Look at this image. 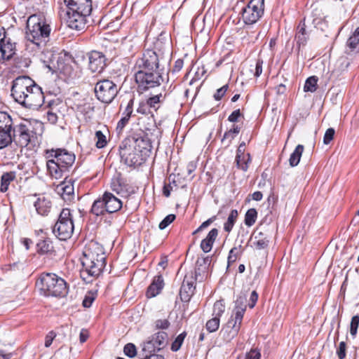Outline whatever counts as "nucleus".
I'll use <instances>...</instances> for the list:
<instances>
[{
    "label": "nucleus",
    "mask_w": 359,
    "mask_h": 359,
    "mask_svg": "<svg viewBox=\"0 0 359 359\" xmlns=\"http://www.w3.org/2000/svg\"><path fill=\"white\" fill-rule=\"evenodd\" d=\"M318 78L315 76L309 77L305 82L304 90L305 92L313 93L317 89Z\"/></svg>",
    "instance_id": "nucleus-38"
},
{
    "label": "nucleus",
    "mask_w": 359,
    "mask_h": 359,
    "mask_svg": "<svg viewBox=\"0 0 359 359\" xmlns=\"http://www.w3.org/2000/svg\"><path fill=\"white\" fill-rule=\"evenodd\" d=\"M164 286L163 278L161 275L156 276L154 278L152 283L149 285L147 290V297L152 298L158 295Z\"/></svg>",
    "instance_id": "nucleus-26"
},
{
    "label": "nucleus",
    "mask_w": 359,
    "mask_h": 359,
    "mask_svg": "<svg viewBox=\"0 0 359 359\" xmlns=\"http://www.w3.org/2000/svg\"><path fill=\"white\" fill-rule=\"evenodd\" d=\"M228 85H224L222 88H219L214 95V98L216 100H221V98L225 95L226 90H228Z\"/></svg>",
    "instance_id": "nucleus-56"
},
{
    "label": "nucleus",
    "mask_w": 359,
    "mask_h": 359,
    "mask_svg": "<svg viewBox=\"0 0 359 359\" xmlns=\"http://www.w3.org/2000/svg\"><path fill=\"white\" fill-rule=\"evenodd\" d=\"M57 191L65 201H71L74 197V187L72 180H65L57 187Z\"/></svg>",
    "instance_id": "nucleus-25"
},
{
    "label": "nucleus",
    "mask_w": 359,
    "mask_h": 359,
    "mask_svg": "<svg viewBox=\"0 0 359 359\" xmlns=\"http://www.w3.org/2000/svg\"><path fill=\"white\" fill-rule=\"evenodd\" d=\"M242 253V245H239L238 247H234L231 249L229 253L228 256V266L231 264L232 263H234L237 258L241 255Z\"/></svg>",
    "instance_id": "nucleus-39"
},
{
    "label": "nucleus",
    "mask_w": 359,
    "mask_h": 359,
    "mask_svg": "<svg viewBox=\"0 0 359 359\" xmlns=\"http://www.w3.org/2000/svg\"><path fill=\"white\" fill-rule=\"evenodd\" d=\"M38 252L41 254H47L53 250V243L49 239L39 241L37 243Z\"/></svg>",
    "instance_id": "nucleus-35"
},
{
    "label": "nucleus",
    "mask_w": 359,
    "mask_h": 359,
    "mask_svg": "<svg viewBox=\"0 0 359 359\" xmlns=\"http://www.w3.org/2000/svg\"><path fill=\"white\" fill-rule=\"evenodd\" d=\"M123 142L128 144L129 146H130L131 147H135V150L140 151V154H143L145 158L147 152L151 148V143L147 137H132L130 139H127Z\"/></svg>",
    "instance_id": "nucleus-22"
},
{
    "label": "nucleus",
    "mask_w": 359,
    "mask_h": 359,
    "mask_svg": "<svg viewBox=\"0 0 359 359\" xmlns=\"http://www.w3.org/2000/svg\"><path fill=\"white\" fill-rule=\"evenodd\" d=\"M135 79L138 89L141 91L159 87L163 81V76L158 70H137Z\"/></svg>",
    "instance_id": "nucleus-9"
},
{
    "label": "nucleus",
    "mask_w": 359,
    "mask_h": 359,
    "mask_svg": "<svg viewBox=\"0 0 359 359\" xmlns=\"http://www.w3.org/2000/svg\"><path fill=\"white\" fill-rule=\"evenodd\" d=\"M217 219V217L216 216H212L210 218H209L208 219H207L206 221L203 222L201 225V229H202V230L206 229L207 227H208L213 222H215Z\"/></svg>",
    "instance_id": "nucleus-63"
},
{
    "label": "nucleus",
    "mask_w": 359,
    "mask_h": 359,
    "mask_svg": "<svg viewBox=\"0 0 359 359\" xmlns=\"http://www.w3.org/2000/svg\"><path fill=\"white\" fill-rule=\"evenodd\" d=\"M258 299V294L256 291H252L250 294L249 307L252 309L255 306Z\"/></svg>",
    "instance_id": "nucleus-60"
},
{
    "label": "nucleus",
    "mask_w": 359,
    "mask_h": 359,
    "mask_svg": "<svg viewBox=\"0 0 359 359\" xmlns=\"http://www.w3.org/2000/svg\"><path fill=\"white\" fill-rule=\"evenodd\" d=\"M111 189L117 194L125 198L130 196L135 192V188L129 184L126 179L122 177L121 173H117L111 179Z\"/></svg>",
    "instance_id": "nucleus-17"
},
{
    "label": "nucleus",
    "mask_w": 359,
    "mask_h": 359,
    "mask_svg": "<svg viewBox=\"0 0 359 359\" xmlns=\"http://www.w3.org/2000/svg\"><path fill=\"white\" fill-rule=\"evenodd\" d=\"M15 174L13 172H6L4 173L1 179V187L0 190L1 192H5L8 190V185L14 180Z\"/></svg>",
    "instance_id": "nucleus-36"
},
{
    "label": "nucleus",
    "mask_w": 359,
    "mask_h": 359,
    "mask_svg": "<svg viewBox=\"0 0 359 359\" xmlns=\"http://www.w3.org/2000/svg\"><path fill=\"white\" fill-rule=\"evenodd\" d=\"M346 344L344 341H341L337 348L336 353L339 359H344L346 358Z\"/></svg>",
    "instance_id": "nucleus-49"
},
{
    "label": "nucleus",
    "mask_w": 359,
    "mask_h": 359,
    "mask_svg": "<svg viewBox=\"0 0 359 359\" xmlns=\"http://www.w3.org/2000/svg\"><path fill=\"white\" fill-rule=\"evenodd\" d=\"M36 285L46 296L64 297L68 292L65 280L55 273L41 275Z\"/></svg>",
    "instance_id": "nucleus-5"
},
{
    "label": "nucleus",
    "mask_w": 359,
    "mask_h": 359,
    "mask_svg": "<svg viewBox=\"0 0 359 359\" xmlns=\"http://www.w3.org/2000/svg\"><path fill=\"white\" fill-rule=\"evenodd\" d=\"M47 119L50 123L54 124L57 121V116L55 113L49 111L47 112Z\"/></svg>",
    "instance_id": "nucleus-64"
},
{
    "label": "nucleus",
    "mask_w": 359,
    "mask_h": 359,
    "mask_svg": "<svg viewBox=\"0 0 359 359\" xmlns=\"http://www.w3.org/2000/svg\"><path fill=\"white\" fill-rule=\"evenodd\" d=\"M140 359H164V357L161 355L156 354L154 353H147L142 351L140 353Z\"/></svg>",
    "instance_id": "nucleus-51"
},
{
    "label": "nucleus",
    "mask_w": 359,
    "mask_h": 359,
    "mask_svg": "<svg viewBox=\"0 0 359 359\" xmlns=\"http://www.w3.org/2000/svg\"><path fill=\"white\" fill-rule=\"evenodd\" d=\"M158 90L159 92L156 95H153L146 101L149 108L155 111L160 107L161 104L165 100L168 95L165 87L161 88Z\"/></svg>",
    "instance_id": "nucleus-27"
},
{
    "label": "nucleus",
    "mask_w": 359,
    "mask_h": 359,
    "mask_svg": "<svg viewBox=\"0 0 359 359\" xmlns=\"http://www.w3.org/2000/svg\"><path fill=\"white\" fill-rule=\"evenodd\" d=\"M129 119L130 118H128L123 116L117 123L116 130L121 131L123 129V128L126 126V124L128 123Z\"/></svg>",
    "instance_id": "nucleus-62"
},
{
    "label": "nucleus",
    "mask_w": 359,
    "mask_h": 359,
    "mask_svg": "<svg viewBox=\"0 0 359 359\" xmlns=\"http://www.w3.org/2000/svg\"><path fill=\"white\" fill-rule=\"evenodd\" d=\"M304 147L302 144H298L294 151L291 154L289 163L292 167L297 166L300 161Z\"/></svg>",
    "instance_id": "nucleus-33"
},
{
    "label": "nucleus",
    "mask_w": 359,
    "mask_h": 359,
    "mask_svg": "<svg viewBox=\"0 0 359 359\" xmlns=\"http://www.w3.org/2000/svg\"><path fill=\"white\" fill-rule=\"evenodd\" d=\"M240 116H241L240 109H236L229 116L228 121L232 123L237 122Z\"/></svg>",
    "instance_id": "nucleus-58"
},
{
    "label": "nucleus",
    "mask_w": 359,
    "mask_h": 359,
    "mask_svg": "<svg viewBox=\"0 0 359 359\" xmlns=\"http://www.w3.org/2000/svg\"><path fill=\"white\" fill-rule=\"evenodd\" d=\"M74 224L71 211L69 208H63L59 215L57 222L54 226L53 233L62 241L71 238L74 232Z\"/></svg>",
    "instance_id": "nucleus-8"
},
{
    "label": "nucleus",
    "mask_w": 359,
    "mask_h": 359,
    "mask_svg": "<svg viewBox=\"0 0 359 359\" xmlns=\"http://www.w3.org/2000/svg\"><path fill=\"white\" fill-rule=\"evenodd\" d=\"M44 157L47 171L55 179L62 178L73 165L76 158L74 153L62 148L46 149Z\"/></svg>",
    "instance_id": "nucleus-4"
},
{
    "label": "nucleus",
    "mask_w": 359,
    "mask_h": 359,
    "mask_svg": "<svg viewBox=\"0 0 359 359\" xmlns=\"http://www.w3.org/2000/svg\"><path fill=\"white\" fill-rule=\"evenodd\" d=\"M359 325V316H354L351 318L350 325V333L353 337H355L357 334L358 327Z\"/></svg>",
    "instance_id": "nucleus-45"
},
{
    "label": "nucleus",
    "mask_w": 359,
    "mask_h": 359,
    "mask_svg": "<svg viewBox=\"0 0 359 359\" xmlns=\"http://www.w3.org/2000/svg\"><path fill=\"white\" fill-rule=\"evenodd\" d=\"M347 53L359 51V27L355 29L353 34L346 41Z\"/></svg>",
    "instance_id": "nucleus-29"
},
{
    "label": "nucleus",
    "mask_w": 359,
    "mask_h": 359,
    "mask_svg": "<svg viewBox=\"0 0 359 359\" xmlns=\"http://www.w3.org/2000/svg\"><path fill=\"white\" fill-rule=\"evenodd\" d=\"M149 109L147 102H141L137 109V111L142 114H147L149 111Z\"/></svg>",
    "instance_id": "nucleus-57"
},
{
    "label": "nucleus",
    "mask_w": 359,
    "mask_h": 359,
    "mask_svg": "<svg viewBox=\"0 0 359 359\" xmlns=\"http://www.w3.org/2000/svg\"><path fill=\"white\" fill-rule=\"evenodd\" d=\"M168 334L165 332H158L148 338L142 344V351L154 353L161 350L167 344Z\"/></svg>",
    "instance_id": "nucleus-15"
},
{
    "label": "nucleus",
    "mask_w": 359,
    "mask_h": 359,
    "mask_svg": "<svg viewBox=\"0 0 359 359\" xmlns=\"http://www.w3.org/2000/svg\"><path fill=\"white\" fill-rule=\"evenodd\" d=\"M120 155L122 161L128 166L140 165L146 160L143 154H140L135 147H131L124 142L120 146Z\"/></svg>",
    "instance_id": "nucleus-13"
},
{
    "label": "nucleus",
    "mask_w": 359,
    "mask_h": 359,
    "mask_svg": "<svg viewBox=\"0 0 359 359\" xmlns=\"http://www.w3.org/2000/svg\"><path fill=\"white\" fill-rule=\"evenodd\" d=\"M257 218V212L256 209H255V208L249 209L246 212L245 215V220H244L245 224L248 226H252L255 223Z\"/></svg>",
    "instance_id": "nucleus-37"
},
{
    "label": "nucleus",
    "mask_w": 359,
    "mask_h": 359,
    "mask_svg": "<svg viewBox=\"0 0 359 359\" xmlns=\"http://www.w3.org/2000/svg\"><path fill=\"white\" fill-rule=\"evenodd\" d=\"M262 65H263V61L262 60H257L256 61V64H255V73H254V76L255 77H258L262 73Z\"/></svg>",
    "instance_id": "nucleus-59"
},
{
    "label": "nucleus",
    "mask_w": 359,
    "mask_h": 359,
    "mask_svg": "<svg viewBox=\"0 0 359 359\" xmlns=\"http://www.w3.org/2000/svg\"><path fill=\"white\" fill-rule=\"evenodd\" d=\"M61 5L67 7V11L79 13L84 16H89L92 11L91 0H60Z\"/></svg>",
    "instance_id": "nucleus-16"
},
{
    "label": "nucleus",
    "mask_w": 359,
    "mask_h": 359,
    "mask_svg": "<svg viewBox=\"0 0 359 359\" xmlns=\"http://www.w3.org/2000/svg\"><path fill=\"white\" fill-rule=\"evenodd\" d=\"M159 67V56L156 51L147 49L142 56L135 61V69L142 71L158 70Z\"/></svg>",
    "instance_id": "nucleus-12"
},
{
    "label": "nucleus",
    "mask_w": 359,
    "mask_h": 359,
    "mask_svg": "<svg viewBox=\"0 0 359 359\" xmlns=\"http://www.w3.org/2000/svg\"><path fill=\"white\" fill-rule=\"evenodd\" d=\"M11 96L22 106L37 109L44 103L41 88L28 76H20L12 82Z\"/></svg>",
    "instance_id": "nucleus-2"
},
{
    "label": "nucleus",
    "mask_w": 359,
    "mask_h": 359,
    "mask_svg": "<svg viewBox=\"0 0 359 359\" xmlns=\"http://www.w3.org/2000/svg\"><path fill=\"white\" fill-rule=\"evenodd\" d=\"M95 135L96 139V147L98 149L104 148L107 144V137L100 130L96 131Z\"/></svg>",
    "instance_id": "nucleus-41"
},
{
    "label": "nucleus",
    "mask_w": 359,
    "mask_h": 359,
    "mask_svg": "<svg viewBox=\"0 0 359 359\" xmlns=\"http://www.w3.org/2000/svg\"><path fill=\"white\" fill-rule=\"evenodd\" d=\"M198 271L199 269L195 271V277L192 275L190 276H185L180 290V299L182 302H188L194 295L196 289L194 283L200 275Z\"/></svg>",
    "instance_id": "nucleus-19"
},
{
    "label": "nucleus",
    "mask_w": 359,
    "mask_h": 359,
    "mask_svg": "<svg viewBox=\"0 0 359 359\" xmlns=\"http://www.w3.org/2000/svg\"><path fill=\"white\" fill-rule=\"evenodd\" d=\"M264 0H250L243 8L242 19L245 25L256 23L263 15Z\"/></svg>",
    "instance_id": "nucleus-11"
},
{
    "label": "nucleus",
    "mask_w": 359,
    "mask_h": 359,
    "mask_svg": "<svg viewBox=\"0 0 359 359\" xmlns=\"http://www.w3.org/2000/svg\"><path fill=\"white\" fill-rule=\"evenodd\" d=\"M50 27L41 15H32L27 22L25 50L50 68L55 55L50 42Z\"/></svg>",
    "instance_id": "nucleus-1"
},
{
    "label": "nucleus",
    "mask_w": 359,
    "mask_h": 359,
    "mask_svg": "<svg viewBox=\"0 0 359 359\" xmlns=\"http://www.w3.org/2000/svg\"><path fill=\"white\" fill-rule=\"evenodd\" d=\"M219 319L217 317H213L208 320L205 327L209 332H214L217 331L219 327Z\"/></svg>",
    "instance_id": "nucleus-42"
},
{
    "label": "nucleus",
    "mask_w": 359,
    "mask_h": 359,
    "mask_svg": "<svg viewBox=\"0 0 359 359\" xmlns=\"http://www.w3.org/2000/svg\"><path fill=\"white\" fill-rule=\"evenodd\" d=\"M176 216L174 214H170L167 215L159 224L158 227L160 229H165L168 225H170L175 219Z\"/></svg>",
    "instance_id": "nucleus-46"
},
{
    "label": "nucleus",
    "mask_w": 359,
    "mask_h": 359,
    "mask_svg": "<svg viewBox=\"0 0 359 359\" xmlns=\"http://www.w3.org/2000/svg\"><path fill=\"white\" fill-rule=\"evenodd\" d=\"M239 303L243 304L241 298L237 299L236 302V308L234 315L230 318L227 323L221 330V333H222L223 337L226 341H231L236 337L241 329L243 315L245 311V306L239 307L238 306Z\"/></svg>",
    "instance_id": "nucleus-7"
},
{
    "label": "nucleus",
    "mask_w": 359,
    "mask_h": 359,
    "mask_svg": "<svg viewBox=\"0 0 359 359\" xmlns=\"http://www.w3.org/2000/svg\"><path fill=\"white\" fill-rule=\"evenodd\" d=\"M118 88L112 81L103 79L95 86V96L102 102L111 103L117 95Z\"/></svg>",
    "instance_id": "nucleus-10"
},
{
    "label": "nucleus",
    "mask_w": 359,
    "mask_h": 359,
    "mask_svg": "<svg viewBox=\"0 0 359 359\" xmlns=\"http://www.w3.org/2000/svg\"><path fill=\"white\" fill-rule=\"evenodd\" d=\"M225 306L222 301H217L213 306V317H217L219 319L224 312Z\"/></svg>",
    "instance_id": "nucleus-43"
},
{
    "label": "nucleus",
    "mask_w": 359,
    "mask_h": 359,
    "mask_svg": "<svg viewBox=\"0 0 359 359\" xmlns=\"http://www.w3.org/2000/svg\"><path fill=\"white\" fill-rule=\"evenodd\" d=\"M175 175H170L168 177L169 184H165L163 187V195L166 197H169L170 195V191L172 190L173 187H177V184L175 180Z\"/></svg>",
    "instance_id": "nucleus-40"
},
{
    "label": "nucleus",
    "mask_w": 359,
    "mask_h": 359,
    "mask_svg": "<svg viewBox=\"0 0 359 359\" xmlns=\"http://www.w3.org/2000/svg\"><path fill=\"white\" fill-rule=\"evenodd\" d=\"M186 335H187V333L185 332H184L180 334L176 337V339H175V341L172 342V344L171 345V350L172 351H177L180 348Z\"/></svg>",
    "instance_id": "nucleus-44"
},
{
    "label": "nucleus",
    "mask_w": 359,
    "mask_h": 359,
    "mask_svg": "<svg viewBox=\"0 0 359 359\" xmlns=\"http://www.w3.org/2000/svg\"><path fill=\"white\" fill-rule=\"evenodd\" d=\"M88 69L93 73H101L106 67V57L99 51H91L87 54Z\"/></svg>",
    "instance_id": "nucleus-20"
},
{
    "label": "nucleus",
    "mask_w": 359,
    "mask_h": 359,
    "mask_svg": "<svg viewBox=\"0 0 359 359\" xmlns=\"http://www.w3.org/2000/svg\"><path fill=\"white\" fill-rule=\"evenodd\" d=\"M36 212L41 216H47L50 212L52 203L49 198L41 195L33 201Z\"/></svg>",
    "instance_id": "nucleus-24"
},
{
    "label": "nucleus",
    "mask_w": 359,
    "mask_h": 359,
    "mask_svg": "<svg viewBox=\"0 0 359 359\" xmlns=\"http://www.w3.org/2000/svg\"><path fill=\"white\" fill-rule=\"evenodd\" d=\"M255 241L253 242L254 246L257 250L265 249L269 246V236L262 232H259L255 235Z\"/></svg>",
    "instance_id": "nucleus-31"
},
{
    "label": "nucleus",
    "mask_w": 359,
    "mask_h": 359,
    "mask_svg": "<svg viewBox=\"0 0 359 359\" xmlns=\"http://www.w3.org/2000/svg\"><path fill=\"white\" fill-rule=\"evenodd\" d=\"M133 104H134L133 99H130L128 101V104H127L124 111L123 112V116H125L128 118H130L132 113H133Z\"/></svg>",
    "instance_id": "nucleus-52"
},
{
    "label": "nucleus",
    "mask_w": 359,
    "mask_h": 359,
    "mask_svg": "<svg viewBox=\"0 0 359 359\" xmlns=\"http://www.w3.org/2000/svg\"><path fill=\"white\" fill-rule=\"evenodd\" d=\"M12 128L11 143L14 142L20 147H25L34 141L36 133L34 131L33 125L30 121L24 120L17 124L13 123Z\"/></svg>",
    "instance_id": "nucleus-6"
},
{
    "label": "nucleus",
    "mask_w": 359,
    "mask_h": 359,
    "mask_svg": "<svg viewBox=\"0 0 359 359\" xmlns=\"http://www.w3.org/2000/svg\"><path fill=\"white\" fill-rule=\"evenodd\" d=\"M124 353L130 357L133 358L137 354L136 347L133 344L129 343L124 346Z\"/></svg>",
    "instance_id": "nucleus-47"
},
{
    "label": "nucleus",
    "mask_w": 359,
    "mask_h": 359,
    "mask_svg": "<svg viewBox=\"0 0 359 359\" xmlns=\"http://www.w3.org/2000/svg\"><path fill=\"white\" fill-rule=\"evenodd\" d=\"M13 123L8 114L0 111V149L11 144V133Z\"/></svg>",
    "instance_id": "nucleus-14"
},
{
    "label": "nucleus",
    "mask_w": 359,
    "mask_h": 359,
    "mask_svg": "<svg viewBox=\"0 0 359 359\" xmlns=\"http://www.w3.org/2000/svg\"><path fill=\"white\" fill-rule=\"evenodd\" d=\"M297 43L299 47L301 46H304L307 41V34H296Z\"/></svg>",
    "instance_id": "nucleus-53"
},
{
    "label": "nucleus",
    "mask_w": 359,
    "mask_h": 359,
    "mask_svg": "<svg viewBox=\"0 0 359 359\" xmlns=\"http://www.w3.org/2000/svg\"><path fill=\"white\" fill-rule=\"evenodd\" d=\"M102 196L107 213L116 212L122 208V201L113 194L106 191Z\"/></svg>",
    "instance_id": "nucleus-23"
},
{
    "label": "nucleus",
    "mask_w": 359,
    "mask_h": 359,
    "mask_svg": "<svg viewBox=\"0 0 359 359\" xmlns=\"http://www.w3.org/2000/svg\"><path fill=\"white\" fill-rule=\"evenodd\" d=\"M245 359H261L260 351L257 349H252L246 354Z\"/></svg>",
    "instance_id": "nucleus-54"
},
{
    "label": "nucleus",
    "mask_w": 359,
    "mask_h": 359,
    "mask_svg": "<svg viewBox=\"0 0 359 359\" xmlns=\"http://www.w3.org/2000/svg\"><path fill=\"white\" fill-rule=\"evenodd\" d=\"M238 216V212L237 210H232L228 216L226 222L224 224V230L227 232L230 233L231 230L233 229V227L237 220Z\"/></svg>",
    "instance_id": "nucleus-34"
},
{
    "label": "nucleus",
    "mask_w": 359,
    "mask_h": 359,
    "mask_svg": "<svg viewBox=\"0 0 359 359\" xmlns=\"http://www.w3.org/2000/svg\"><path fill=\"white\" fill-rule=\"evenodd\" d=\"M236 136V135L233 134V133L229 130L224 133L223 138L222 139V142L225 144L226 147H229Z\"/></svg>",
    "instance_id": "nucleus-48"
},
{
    "label": "nucleus",
    "mask_w": 359,
    "mask_h": 359,
    "mask_svg": "<svg viewBox=\"0 0 359 359\" xmlns=\"http://www.w3.org/2000/svg\"><path fill=\"white\" fill-rule=\"evenodd\" d=\"M81 264L83 270L81 276L83 279L99 276L106 266L103 247L97 242L91 241L83 250Z\"/></svg>",
    "instance_id": "nucleus-3"
},
{
    "label": "nucleus",
    "mask_w": 359,
    "mask_h": 359,
    "mask_svg": "<svg viewBox=\"0 0 359 359\" xmlns=\"http://www.w3.org/2000/svg\"><path fill=\"white\" fill-rule=\"evenodd\" d=\"M15 43L6 37L4 28L0 27V62L10 60L15 54Z\"/></svg>",
    "instance_id": "nucleus-18"
},
{
    "label": "nucleus",
    "mask_w": 359,
    "mask_h": 359,
    "mask_svg": "<svg viewBox=\"0 0 359 359\" xmlns=\"http://www.w3.org/2000/svg\"><path fill=\"white\" fill-rule=\"evenodd\" d=\"M67 23L71 29L81 31L86 28L88 16H84L82 14L71 12L70 11H67Z\"/></svg>",
    "instance_id": "nucleus-21"
},
{
    "label": "nucleus",
    "mask_w": 359,
    "mask_h": 359,
    "mask_svg": "<svg viewBox=\"0 0 359 359\" xmlns=\"http://www.w3.org/2000/svg\"><path fill=\"white\" fill-rule=\"evenodd\" d=\"M218 229L214 228L211 229L207 236L202 240L201 248L204 252H209L212 250L213 244L218 236Z\"/></svg>",
    "instance_id": "nucleus-28"
},
{
    "label": "nucleus",
    "mask_w": 359,
    "mask_h": 359,
    "mask_svg": "<svg viewBox=\"0 0 359 359\" xmlns=\"http://www.w3.org/2000/svg\"><path fill=\"white\" fill-rule=\"evenodd\" d=\"M55 332H50L46 337V339H45V346L46 347H49L52 342H53V340L54 339V338L55 337Z\"/></svg>",
    "instance_id": "nucleus-61"
},
{
    "label": "nucleus",
    "mask_w": 359,
    "mask_h": 359,
    "mask_svg": "<svg viewBox=\"0 0 359 359\" xmlns=\"http://www.w3.org/2000/svg\"><path fill=\"white\" fill-rule=\"evenodd\" d=\"M245 142H242L237 149L236 156V165L238 168L241 169L243 171L248 170L247 163H241V157L245 158L246 154H245Z\"/></svg>",
    "instance_id": "nucleus-32"
},
{
    "label": "nucleus",
    "mask_w": 359,
    "mask_h": 359,
    "mask_svg": "<svg viewBox=\"0 0 359 359\" xmlns=\"http://www.w3.org/2000/svg\"><path fill=\"white\" fill-rule=\"evenodd\" d=\"M170 323L167 319H159L155 322V326L157 329H167Z\"/></svg>",
    "instance_id": "nucleus-55"
},
{
    "label": "nucleus",
    "mask_w": 359,
    "mask_h": 359,
    "mask_svg": "<svg viewBox=\"0 0 359 359\" xmlns=\"http://www.w3.org/2000/svg\"><path fill=\"white\" fill-rule=\"evenodd\" d=\"M334 134H335V130L334 128H328L325 133V135L323 137V143L325 144H330V142L333 140Z\"/></svg>",
    "instance_id": "nucleus-50"
},
{
    "label": "nucleus",
    "mask_w": 359,
    "mask_h": 359,
    "mask_svg": "<svg viewBox=\"0 0 359 359\" xmlns=\"http://www.w3.org/2000/svg\"><path fill=\"white\" fill-rule=\"evenodd\" d=\"M90 213L98 217L104 215L107 212V210L105 208V203L103 199V196L102 198H99L96 199L90 209Z\"/></svg>",
    "instance_id": "nucleus-30"
}]
</instances>
